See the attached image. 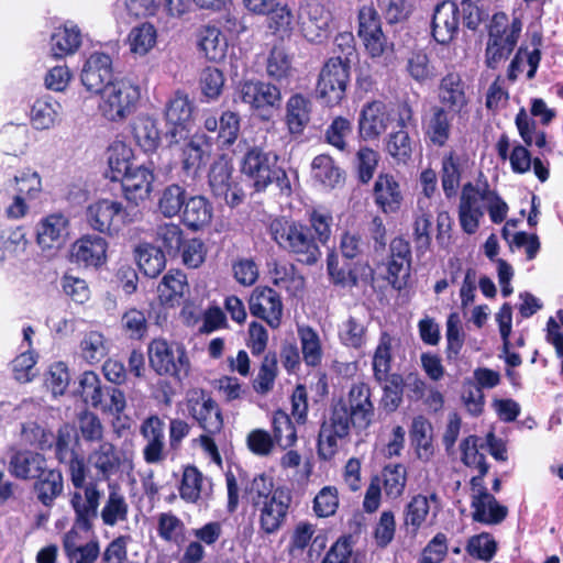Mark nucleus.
Segmentation results:
<instances>
[{
  "label": "nucleus",
  "mask_w": 563,
  "mask_h": 563,
  "mask_svg": "<svg viewBox=\"0 0 563 563\" xmlns=\"http://www.w3.org/2000/svg\"><path fill=\"white\" fill-rule=\"evenodd\" d=\"M383 406L388 411H395L401 400L404 391V379L399 374H391L383 378Z\"/></svg>",
  "instance_id": "64"
},
{
  "label": "nucleus",
  "mask_w": 563,
  "mask_h": 563,
  "mask_svg": "<svg viewBox=\"0 0 563 563\" xmlns=\"http://www.w3.org/2000/svg\"><path fill=\"white\" fill-rule=\"evenodd\" d=\"M384 485L385 494L388 498L396 499L404 494L407 484V468L397 463L387 464L382 472L380 484Z\"/></svg>",
  "instance_id": "50"
},
{
  "label": "nucleus",
  "mask_w": 563,
  "mask_h": 563,
  "mask_svg": "<svg viewBox=\"0 0 563 563\" xmlns=\"http://www.w3.org/2000/svg\"><path fill=\"white\" fill-rule=\"evenodd\" d=\"M98 109L108 121L121 122L135 112L141 99V88L129 78H117L99 93Z\"/></svg>",
  "instance_id": "3"
},
{
  "label": "nucleus",
  "mask_w": 563,
  "mask_h": 563,
  "mask_svg": "<svg viewBox=\"0 0 563 563\" xmlns=\"http://www.w3.org/2000/svg\"><path fill=\"white\" fill-rule=\"evenodd\" d=\"M471 506L473 508V519L486 525L501 522L508 512L507 508L499 505L492 494L472 500Z\"/></svg>",
  "instance_id": "38"
},
{
  "label": "nucleus",
  "mask_w": 563,
  "mask_h": 563,
  "mask_svg": "<svg viewBox=\"0 0 563 563\" xmlns=\"http://www.w3.org/2000/svg\"><path fill=\"white\" fill-rule=\"evenodd\" d=\"M164 0H117L115 14L124 20L146 19L156 15Z\"/></svg>",
  "instance_id": "37"
},
{
  "label": "nucleus",
  "mask_w": 563,
  "mask_h": 563,
  "mask_svg": "<svg viewBox=\"0 0 563 563\" xmlns=\"http://www.w3.org/2000/svg\"><path fill=\"white\" fill-rule=\"evenodd\" d=\"M124 197L135 205L150 198L154 175L151 169L135 165L121 180Z\"/></svg>",
  "instance_id": "23"
},
{
  "label": "nucleus",
  "mask_w": 563,
  "mask_h": 563,
  "mask_svg": "<svg viewBox=\"0 0 563 563\" xmlns=\"http://www.w3.org/2000/svg\"><path fill=\"white\" fill-rule=\"evenodd\" d=\"M88 464L99 479L108 481L121 467L134 468V450L132 443L125 442L120 451L110 442H102L88 455Z\"/></svg>",
  "instance_id": "8"
},
{
  "label": "nucleus",
  "mask_w": 563,
  "mask_h": 563,
  "mask_svg": "<svg viewBox=\"0 0 563 563\" xmlns=\"http://www.w3.org/2000/svg\"><path fill=\"white\" fill-rule=\"evenodd\" d=\"M187 290L186 275L179 271L167 273L157 286L161 302L172 306L178 302Z\"/></svg>",
  "instance_id": "44"
},
{
  "label": "nucleus",
  "mask_w": 563,
  "mask_h": 563,
  "mask_svg": "<svg viewBox=\"0 0 563 563\" xmlns=\"http://www.w3.org/2000/svg\"><path fill=\"white\" fill-rule=\"evenodd\" d=\"M309 101L305 97L296 95L289 98L286 121L290 133L299 134L302 132L309 121Z\"/></svg>",
  "instance_id": "53"
},
{
  "label": "nucleus",
  "mask_w": 563,
  "mask_h": 563,
  "mask_svg": "<svg viewBox=\"0 0 563 563\" xmlns=\"http://www.w3.org/2000/svg\"><path fill=\"white\" fill-rule=\"evenodd\" d=\"M135 260L139 268L148 277H156L166 265L164 253L147 243L135 247Z\"/></svg>",
  "instance_id": "47"
},
{
  "label": "nucleus",
  "mask_w": 563,
  "mask_h": 563,
  "mask_svg": "<svg viewBox=\"0 0 563 563\" xmlns=\"http://www.w3.org/2000/svg\"><path fill=\"white\" fill-rule=\"evenodd\" d=\"M134 137L144 151H154L161 141L156 121L147 117L140 118L134 125Z\"/></svg>",
  "instance_id": "57"
},
{
  "label": "nucleus",
  "mask_w": 563,
  "mask_h": 563,
  "mask_svg": "<svg viewBox=\"0 0 563 563\" xmlns=\"http://www.w3.org/2000/svg\"><path fill=\"white\" fill-rule=\"evenodd\" d=\"M129 511L130 506L122 488L117 483H109L108 495L100 511L103 525L115 527L128 521Z\"/></svg>",
  "instance_id": "27"
},
{
  "label": "nucleus",
  "mask_w": 563,
  "mask_h": 563,
  "mask_svg": "<svg viewBox=\"0 0 563 563\" xmlns=\"http://www.w3.org/2000/svg\"><path fill=\"white\" fill-rule=\"evenodd\" d=\"M183 209V220L191 229L202 228L209 224L212 219V207L201 196L186 199Z\"/></svg>",
  "instance_id": "41"
},
{
  "label": "nucleus",
  "mask_w": 563,
  "mask_h": 563,
  "mask_svg": "<svg viewBox=\"0 0 563 563\" xmlns=\"http://www.w3.org/2000/svg\"><path fill=\"white\" fill-rule=\"evenodd\" d=\"M232 174L231 161L221 156L210 168L209 185L216 197L223 199L230 207H235L243 201L244 192Z\"/></svg>",
  "instance_id": "11"
},
{
  "label": "nucleus",
  "mask_w": 563,
  "mask_h": 563,
  "mask_svg": "<svg viewBox=\"0 0 563 563\" xmlns=\"http://www.w3.org/2000/svg\"><path fill=\"white\" fill-rule=\"evenodd\" d=\"M369 388L365 384L357 386V402L354 404V429L365 430L374 420V407L369 400Z\"/></svg>",
  "instance_id": "55"
},
{
  "label": "nucleus",
  "mask_w": 563,
  "mask_h": 563,
  "mask_svg": "<svg viewBox=\"0 0 563 563\" xmlns=\"http://www.w3.org/2000/svg\"><path fill=\"white\" fill-rule=\"evenodd\" d=\"M303 361L309 366H316L321 362L322 349L318 334L309 327L298 329Z\"/></svg>",
  "instance_id": "60"
},
{
  "label": "nucleus",
  "mask_w": 563,
  "mask_h": 563,
  "mask_svg": "<svg viewBox=\"0 0 563 563\" xmlns=\"http://www.w3.org/2000/svg\"><path fill=\"white\" fill-rule=\"evenodd\" d=\"M352 238L346 233L342 238L339 252L328 257V271L335 284H343L352 275Z\"/></svg>",
  "instance_id": "36"
},
{
  "label": "nucleus",
  "mask_w": 563,
  "mask_h": 563,
  "mask_svg": "<svg viewBox=\"0 0 563 563\" xmlns=\"http://www.w3.org/2000/svg\"><path fill=\"white\" fill-rule=\"evenodd\" d=\"M63 106L49 96L36 99L30 109V122L33 129L46 131L62 122Z\"/></svg>",
  "instance_id": "25"
},
{
  "label": "nucleus",
  "mask_w": 563,
  "mask_h": 563,
  "mask_svg": "<svg viewBox=\"0 0 563 563\" xmlns=\"http://www.w3.org/2000/svg\"><path fill=\"white\" fill-rule=\"evenodd\" d=\"M69 219L60 212L43 217L36 224V244L47 255L56 254L69 239Z\"/></svg>",
  "instance_id": "10"
},
{
  "label": "nucleus",
  "mask_w": 563,
  "mask_h": 563,
  "mask_svg": "<svg viewBox=\"0 0 563 563\" xmlns=\"http://www.w3.org/2000/svg\"><path fill=\"white\" fill-rule=\"evenodd\" d=\"M179 495L186 503H197L208 495L207 479L195 466H187L183 472Z\"/></svg>",
  "instance_id": "40"
},
{
  "label": "nucleus",
  "mask_w": 563,
  "mask_h": 563,
  "mask_svg": "<svg viewBox=\"0 0 563 563\" xmlns=\"http://www.w3.org/2000/svg\"><path fill=\"white\" fill-rule=\"evenodd\" d=\"M350 41V34L336 37V45L343 56L330 58L319 75L317 95L328 106H336L345 98L350 81V53H345L344 47L349 48Z\"/></svg>",
  "instance_id": "1"
},
{
  "label": "nucleus",
  "mask_w": 563,
  "mask_h": 563,
  "mask_svg": "<svg viewBox=\"0 0 563 563\" xmlns=\"http://www.w3.org/2000/svg\"><path fill=\"white\" fill-rule=\"evenodd\" d=\"M181 147V166L187 175H195L203 165L210 150L205 134H195L184 141Z\"/></svg>",
  "instance_id": "32"
},
{
  "label": "nucleus",
  "mask_w": 563,
  "mask_h": 563,
  "mask_svg": "<svg viewBox=\"0 0 563 563\" xmlns=\"http://www.w3.org/2000/svg\"><path fill=\"white\" fill-rule=\"evenodd\" d=\"M157 533L167 542L179 544L185 540V525L172 512H162L157 516Z\"/></svg>",
  "instance_id": "56"
},
{
  "label": "nucleus",
  "mask_w": 563,
  "mask_h": 563,
  "mask_svg": "<svg viewBox=\"0 0 563 563\" xmlns=\"http://www.w3.org/2000/svg\"><path fill=\"white\" fill-rule=\"evenodd\" d=\"M492 190L487 179L482 174L475 183L470 181L462 187L459 221L465 233L473 234L477 231L485 210H487Z\"/></svg>",
  "instance_id": "6"
},
{
  "label": "nucleus",
  "mask_w": 563,
  "mask_h": 563,
  "mask_svg": "<svg viewBox=\"0 0 563 563\" xmlns=\"http://www.w3.org/2000/svg\"><path fill=\"white\" fill-rule=\"evenodd\" d=\"M78 393L82 400L91 407L102 404L103 388L98 375L92 371L84 372L79 377Z\"/></svg>",
  "instance_id": "58"
},
{
  "label": "nucleus",
  "mask_w": 563,
  "mask_h": 563,
  "mask_svg": "<svg viewBox=\"0 0 563 563\" xmlns=\"http://www.w3.org/2000/svg\"><path fill=\"white\" fill-rule=\"evenodd\" d=\"M236 93L243 103L257 111L279 107L282 101L280 90L276 86L263 81L241 82Z\"/></svg>",
  "instance_id": "18"
},
{
  "label": "nucleus",
  "mask_w": 563,
  "mask_h": 563,
  "mask_svg": "<svg viewBox=\"0 0 563 563\" xmlns=\"http://www.w3.org/2000/svg\"><path fill=\"white\" fill-rule=\"evenodd\" d=\"M389 114L380 101L367 103L360 114L358 132L364 140H373L384 133L388 126Z\"/></svg>",
  "instance_id": "26"
},
{
  "label": "nucleus",
  "mask_w": 563,
  "mask_h": 563,
  "mask_svg": "<svg viewBox=\"0 0 563 563\" xmlns=\"http://www.w3.org/2000/svg\"><path fill=\"white\" fill-rule=\"evenodd\" d=\"M80 80L91 93L99 95L113 82L112 59L108 54L95 52L84 63Z\"/></svg>",
  "instance_id": "16"
},
{
  "label": "nucleus",
  "mask_w": 563,
  "mask_h": 563,
  "mask_svg": "<svg viewBox=\"0 0 563 563\" xmlns=\"http://www.w3.org/2000/svg\"><path fill=\"white\" fill-rule=\"evenodd\" d=\"M298 19L305 37L311 42H320L327 37L331 11L318 0H308L298 11Z\"/></svg>",
  "instance_id": "13"
},
{
  "label": "nucleus",
  "mask_w": 563,
  "mask_h": 563,
  "mask_svg": "<svg viewBox=\"0 0 563 563\" xmlns=\"http://www.w3.org/2000/svg\"><path fill=\"white\" fill-rule=\"evenodd\" d=\"M109 352V342L99 331L85 333L79 344V354L89 364L99 363Z\"/></svg>",
  "instance_id": "48"
},
{
  "label": "nucleus",
  "mask_w": 563,
  "mask_h": 563,
  "mask_svg": "<svg viewBox=\"0 0 563 563\" xmlns=\"http://www.w3.org/2000/svg\"><path fill=\"white\" fill-rule=\"evenodd\" d=\"M460 8L453 1H443L434 9L432 35L440 44L450 43L459 32Z\"/></svg>",
  "instance_id": "21"
},
{
  "label": "nucleus",
  "mask_w": 563,
  "mask_h": 563,
  "mask_svg": "<svg viewBox=\"0 0 563 563\" xmlns=\"http://www.w3.org/2000/svg\"><path fill=\"white\" fill-rule=\"evenodd\" d=\"M467 86L457 73L446 74L440 81L438 98L442 108L460 113L468 103Z\"/></svg>",
  "instance_id": "22"
},
{
  "label": "nucleus",
  "mask_w": 563,
  "mask_h": 563,
  "mask_svg": "<svg viewBox=\"0 0 563 563\" xmlns=\"http://www.w3.org/2000/svg\"><path fill=\"white\" fill-rule=\"evenodd\" d=\"M56 454L62 463L68 465L70 481L76 488H81L86 482V464L82 457L68 449V443L64 435H59L56 443Z\"/></svg>",
  "instance_id": "39"
},
{
  "label": "nucleus",
  "mask_w": 563,
  "mask_h": 563,
  "mask_svg": "<svg viewBox=\"0 0 563 563\" xmlns=\"http://www.w3.org/2000/svg\"><path fill=\"white\" fill-rule=\"evenodd\" d=\"M38 478L34 486L36 497L44 506H52L54 500L63 493L62 473L56 470L44 471V474Z\"/></svg>",
  "instance_id": "49"
},
{
  "label": "nucleus",
  "mask_w": 563,
  "mask_h": 563,
  "mask_svg": "<svg viewBox=\"0 0 563 563\" xmlns=\"http://www.w3.org/2000/svg\"><path fill=\"white\" fill-rule=\"evenodd\" d=\"M376 205L385 212H396L400 209L402 194L394 176L380 174L373 189Z\"/></svg>",
  "instance_id": "29"
},
{
  "label": "nucleus",
  "mask_w": 563,
  "mask_h": 563,
  "mask_svg": "<svg viewBox=\"0 0 563 563\" xmlns=\"http://www.w3.org/2000/svg\"><path fill=\"white\" fill-rule=\"evenodd\" d=\"M290 501L289 492L283 487H277L271 498L254 506L258 511L261 530L266 534L278 531L286 519Z\"/></svg>",
  "instance_id": "14"
},
{
  "label": "nucleus",
  "mask_w": 563,
  "mask_h": 563,
  "mask_svg": "<svg viewBox=\"0 0 563 563\" xmlns=\"http://www.w3.org/2000/svg\"><path fill=\"white\" fill-rule=\"evenodd\" d=\"M269 230L275 242L294 254L299 262L312 265L321 257V251L308 227L285 219H275Z\"/></svg>",
  "instance_id": "2"
},
{
  "label": "nucleus",
  "mask_w": 563,
  "mask_h": 563,
  "mask_svg": "<svg viewBox=\"0 0 563 563\" xmlns=\"http://www.w3.org/2000/svg\"><path fill=\"white\" fill-rule=\"evenodd\" d=\"M197 46L207 59L220 62L227 56L228 40L219 27L203 25L197 32Z\"/></svg>",
  "instance_id": "28"
},
{
  "label": "nucleus",
  "mask_w": 563,
  "mask_h": 563,
  "mask_svg": "<svg viewBox=\"0 0 563 563\" xmlns=\"http://www.w3.org/2000/svg\"><path fill=\"white\" fill-rule=\"evenodd\" d=\"M107 241L93 234H86L70 246V261L86 267H100L107 262Z\"/></svg>",
  "instance_id": "19"
},
{
  "label": "nucleus",
  "mask_w": 563,
  "mask_h": 563,
  "mask_svg": "<svg viewBox=\"0 0 563 563\" xmlns=\"http://www.w3.org/2000/svg\"><path fill=\"white\" fill-rule=\"evenodd\" d=\"M187 199L186 189L178 184L164 187L157 200V209L165 218H174L180 213Z\"/></svg>",
  "instance_id": "46"
},
{
  "label": "nucleus",
  "mask_w": 563,
  "mask_h": 563,
  "mask_svg": "<svg viewBox=\"0 0 563 563\" xmlns=\"http://www.w3.org/2000/svg\"><path fill=\"white\" fill-rule=\"evenodd\" d=\"M5 192L14 191L29 199L38 198L43 190L40 174L32 169H24L5 183Z\"/></svg>",
  "instance_id": "43"
},
{
  "label": "nucleus",
  "mask_w": 563,
  "mask_h": 563,
  "mask_svg": "<svg viewBox=\"0 0 563 563\" xmlns=\"http://www.w3.org/2000/svg\"><path fill=\"white\" fill-rule=\"evenodd\" d=\"M450 111L435 106L431 110L430 117L424 122L426 137L434 145L442 147L446 144L451 135Z\"/></svg>",
  "instance_id": "35"
},
{
  "label": "nucleus",
  "mask_w": 563,
  "mask_h": 563,
  "mask_svg": "<svg viewBox=\"0 0 563 563\" xmlns=\"http://www.w3.org/2000/svg\"><path fill=\"white\" fill-rule=\"evenodd\" d=\"M132 151L123 143H114L109 150L108 163L110 178L121 180L134 166L131 162Z\"/></svg>",
  "instance_id": "52"
},
{
  "label": "nucleus",
  "mask_w": 563,
  "mask_h": 563,
  "mask_svg": "<svg viewBox=\"0 0 563 563\" xmlns=\"http://www.w3.org/2000/svg\"><path fill=\"white\" fill-rule=\"evenodd\" d=\"M407 71L410 77L418 82H424L435 76V68L423 51H417L410 54L407 60Z\"/></svg>",
  "instance_id": "62"
},
{
  "label": "nucleus",
  "mask_w": 563,
  "mask_h": 563,
  "mask_svg": "<svg viewBox=\"0 0 563 563\" xmlns=\"http://www.w3.org/2000/svg\"><path fill=\"white\" fill-rule=\"evenodd\" d=\"M141 216L139 210L125 208L112 199H100L90 203L85 213L88 227L107 235L118 234L123 227L137 221Z\"/></svg>",
  "instance_id": "5"
},
{
  "label": "nucleus",
  "mask_w": 563,
  "mask_h": 563,
  "mask_svg": "<svg viewBox=\"0 0 563 563\" xmlns=\"http://www.w3.org/2000/svg\"><path fill=\"white\" fill-rule=\"evenodd\" d=\"M81 44V34L74 24H65L55 29L51 35L49 52L54 57L62 58L74 54Z\"/></svg>",
  "instance_id": "34"
},
{
  "label": "nucleus",
  "mask_w": 563,
  "mask_h": 563,
  "mask_svg": "<svg viewBox=\"0 0 563 563\" xmlns=\"http://www.w3.org/2000/svg\"><path fill=\"white\" fill-rule=\"evenodd\" d=\"M192 103L188 96L181 92L168 101L165 118L168 124L167 137L170 144H180L188 137V124L191 119Z\"/></svg>",
  "instance_id": "15"
},
{
  "label": "nucleus",
  "mask_w": 563,
  "mask_h": 563,
  "mask_svg": "<svg viewBox=\"0 0 563 563\" xmlns=\"http://www.w3.org/2000/svg\"><path fill=\"white\" fill-rule=\"evenodd\" d=\"M477 442L478 438L476 435H468L461 442V460L467 467H473L482 475H486L489 466L485 455L478 452Z\"/></svg>",
  "instance_id": "61"
},
{
  "label": "nucleus",
  "mask_w": 563,
  "mask_h": 563,
  "mask_svg": "<svg viewBox=\"0 0 563 563\" xmlns=\"http://www.w3.org/2000/svg\"><path fill=\"white\" fill-rule=\"evenodd\" d=\"M157 42V31L150 22L141 23L130 31L128 45L130 52L137 56H145Z\"/></svg>",
  "instance_id": "45"
},
{
  "label": "nucleus",
  "mask_w": 563,
  "mask_h": 563,
  "mask_svg": "<svg viewBox=\"0 0 563 563\" xmlns=\"http://www.w3.org/2000/svg\"><path fill=\"white\" fill-rule=\"evenodd\" d=\"M148 361L158 375H169L179 379L189 375L190 361L185 346L180 343L154 339L148 345Z\"/></svg>",
  "instance_id": "7"
},
{
  "label": "nucleus",
  "mask_w": 563,
  "mask_h": 563,
  "mask_svg": "<svg viewBox=\"0 0 563 563\" xmlns=\"http://www.w3.org/2000/svg\"><path fill=\"white\" fill-rule=\"evenodd\" d=\"M466 550L471 556L488 562L496 554L497 542L492 534L483 532L470 538Z\"/></svg>",
  "instance_id": "63"
},
{
  "label": "nucleus",
  "mask_w": 563,
  "mask_h": 563,
  "mask_svg": "<svg viewBox=\"0 0 563 563\" xmlns=\"http://www.w3.org/2000/svg\"><path fill=\"white\" fill-rule=\"evenodd\" d=\"M515 123L526 146L536 145L539 148L547 147V134L537 129L536 121L521 108L516 115Z\"/></svg>",
  "instance_id": "51"
},
{
  "label": "nucleus",
  "mask_w": 563,
  "mask_h": 563,
  "mask_svg": "<svg viewBox=\"0 0 563 563\" xmlns=\"http://www.w3.org/2000/svg\"><path fill=\"white\" fill-rule=\"evenodd\" d=\"M141 434L146 440L143 457L148 464H157L165 460L164 424L158 417L147 418L141 426Z\"/></svg>",
  "instance_id": "24"
},
{
  "label": "nucleus",
  "mask_w": 563,
  "mask_h": 563,
  "mask_svg": "<svg viewBox=\"0 0 563 563\" xmlns=\"http://www.w3.org/2000/svg\"><path fill=\"white\" fill-rule=\"evenodd\" d=\"M312 177L327 187L334 188L343 180L340 169L327 155H319L312 161Z\"/></svg>",
  "instance_id": "54"
},
{
  "label": "nucleus",
  "mask_w": 563,
  "mask_h": 563,
  "mask_svg": "<svg viewBox=\"0 0 563 563\" xmlns=\"http://www.w3.org/2000/svg\"><path fill=\"white\" fill-rule=\"evenodd\" d=\"M268 274L275 286L291 295H297L303 289L305 279L291 263L273 261L268 263Z\"/></svg>",
  "instance_id": "33"
},
{
  "label": "nucleus",
  "mask_w": 563,
  "mask_h": 563,
  "mask_svg": "<svg viewBox=\"0 0 563 563\" xmlns=\"http://www.w3.org/2000/svg\"><path fill=\"white\" fill-rule=\"evenodd\" d=\"M521 31L522 21L520 16L515 15L509 22L507 14L504 12L493 15L485 51L486 65L489 68L495 69L500 62L512 53Z\"/></svg>",
  "instance_id": "4"
},
{
  "label": "nucleus",
  "mask_w": 563,
  "mask_h": 563,
  "mask_svg": "<svg viewBox=\"0 0 563 563\" xmlns=\"http://www.w3.org/2000/svg\"><path fill=\"white\" fill-rule=\"evenodd\" d=\"M252 316L264 320L271 328L276 329L282 323L283 301L280 296L269 287L255 288L249 299Z\"/></svg>",
  "instance_id": "17"
},
{
  "label": "nucleus",
  "mask_w": 563,
  "mask_h": 563,
  "mask_svg": "<svg viewBox=\"0 0 563 563\" xmlns=\"http://www.w3.org/2000/svg\"><path fill=\"white\" fill-rule=\"evenodd\" d=\"M189 411L208 433L221 431L223 420L218 405L203 391H195L188 399Z\"/></svg>",
  "instance_id": "20"
},
{
  "label": "nucleus",
  "mask_w": 563,
  "mask_h": 563,
  "mask_svg": "<svg viewBox=\"0 0 563 563\" xmlns=\"http://www.w3.org/2000/svg\"><path fill=\"white\" fill-rule=\"evenodd\" d=\"M272 423L274 441L283 449L294 445L297 433L289 416L282 410H277L273 415Z\"/></svg>",
  "instance_id": "59"
},
{
  "label": "nucleus",
  "mask_w": 563,
  "mask_h": 563,
  "mask_svg": "<svg viewBox=\"0 0 563 563\" xmlns=\"http://www.w3.org/2000/svg\"><path fill=\"white\" fill-rule=\"evenodd\" d=\"M45 468L44 456L32 451H18L9 462L10 474L22 479L41 477Z\"/></svg>",
  "instance_id": "30"
},
{
  "label": "nucleus",
  "mask_w": 563,
  "mask_h": 563,
  "mask_svg": "<svg viewBox=\"0 0 563 563\" xmlns=\"http://www.w3.org/2000/svg\"><path fill=\"white\" fill-rule=\"evenodd\" d=\"M276 156L257 147L249 150L242 162V173L247 176L256 190L265 189L280 170L275 168Z\"/></svg>",
  "instance_id": "12"
},
{
  "label": "nucleus",
  "mask_w": 563,
  "mask_h": 563,
  "mask_svg": "<svg viewBox=\"0 0 563 563\" xmlns=\"http://www.w3.org/2000/svg\"><path fill=\"white\" fill-rule=\"evenodd\" d=\"M202 125L208 132H217L218 139L224 145H231L238 139L240 132V118L233 111H224L220 119L213 113H203Z\"/></svg>",
  "instance_id": "31"
},
{
  "label": "nucleus",
  "mask_w": 563,
  "mask_h": 563,
  "mask_svg": "<svg viewBox=\"0 0 563 563\" xmlns=\"http://www.w3.org/2000/svg\"><path fill=\"white\" fill-rule=\"evenodd\" d=\"M352 412L342 405L334 407L329 422L321 426L318 439V453L324 460L331 459L341 442L349 435Z\"/></svg>",
  "instance_id": "9"
},
{
  "label": "nucleus",
  "mask_w": 563,
  "mask_h": 563,
  "mask_svg": "<svg viewBox=\"0 0 563 563\" xmlns=\"http://www.w3.org/2000/svg\"><path fill=\"white\" fill-rule=\"evenodd\" d=\"M462 177V165L460 156L451 151L441 161V185L446 198L456 195Z\"/></svg>",
  "instance_id": "42"
}]
</instances>
